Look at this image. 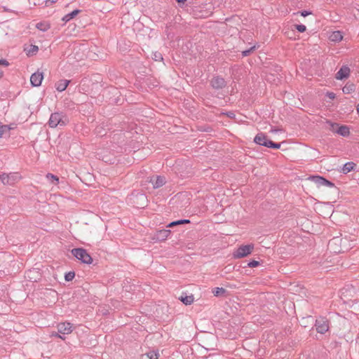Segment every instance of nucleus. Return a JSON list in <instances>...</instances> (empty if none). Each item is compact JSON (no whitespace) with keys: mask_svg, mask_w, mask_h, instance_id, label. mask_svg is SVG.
Here are the masks:
<instances>
[{"mask_svg":"<svg viewBox=\"0 0 359 359\" xmlns=\"http://www.w3.org/2000/svg\"><path fill=\"white\" fill-rule=\"evenodd\" d=\"M70 81L67 79H61L55 83V88L59 92L64 91L68 86Z\"/></svg>","mask_w":359,"mask_h":359,"instance_id":"obj_15","label":"nucleus"},{"mask_svg":"<svg viewBox=\"0 0 359 359\" xmlns=\"http://www.w3.org/2000/svg\"><path fill=\"white\" fill-rule=\"evenodd\" d=\"M355 90V86L353 83H347L344 88H342V91L345 94H350L354 92Z\"/></svg>","mask_w":359,"mask_h":359,"instance_id":"obj_18","label":"nucleus"},{"mask_svg":"<svg viewBox=\"0 0 359 359\" xmlns=\"http://www.w3.org/2000/svg\"><path fill=\"white\" fill-rule=\"evenodd\" d=\"M43 79V75L42 72H39L37 71L32 74L30 77V82L32 86L38 87L40 86Z\"/></svg>","mask_w":359,"mask_h":359,"instance_id":"obj_10","label":"nucleus"},{"mask_svg":"<svg viewBox=\"0 0 359 359\" xmlns=\"http://www.w3.org/2000/svg\"><path fill=\"white\" fill-rule=\"evenodd\" d=\"M75 276V273L74 271H69L67 273L65 276V278L67 281L72 280Z\"/></svg>","mask_w":359,"mask_h":359,"instance_id":"obj_29","label":"nucleus"},{"mask_svg":"<svg viewBox=\"0 0 359 359\" xmlns=\"http://www.w3.org/2000/svg\"><path fill=\"white\" fill-rule=\"evenodd\" d=\"M154 59L156 61H159L163 60V57L160 53H156L154 54Z\"/></svg>","mask_w":359,"mask_h":359,"instance_id":"obj_35","label":"nucleus"},{"mask_svg":"<svg viewBox=\"0 0 359 359\" xmlns=\"http://www.w3.org/2000/svg\"><path fill=\"white\" fill-rule=\"evenodd\" d=\"M187 0H176V1L179 4L180 3H184Z\"/></svg>","mask_w":359,"mask_h":359,"instance_id":"obj_43","label":"nucleus"},{"mask_svg":"<svg viewBox=\"0 0 359 359\" xmlns=\"http://www.w3.org/2000/svg\"><path fill=\"white\" fill-rule=\"evenodd\" d=\"M311 13L307 11H303L301 12V15L303 17H306L309 15H310Z\"/></svg>","mask_w":359,"mask_h":359,"instance_id":"obj_41","label":"nucleus"},{"mask_svg":"<svg viewBox=\"0 0 359 359\" xmlns=\"http://www.w3.org/2000/svg\"><path fill=\"white\" fill-rule=\"evenodd\" d=\"M356 166V164L353 162H347L342 168V172L344 174H347L348 172L354 170Z\"/></svg>","mask_w":359,"mask_h":359,"instance_id":"obj_16","label":"nucleus"},{"mask_svg":"<svg viewBox=\"0 0 359 359\" xmlns=\"http://www.w3.org/2000/svg\"><path fill=\"white\" fill-rule=\"evenodd\" d=\"M316 331L320 334H325L329 330V321L325 317H319L315 323Z\"/></svg>","mask_w":359,"mask_h":359,"instance_id":"obj_5","label":"nucleus"},{"mask_svg":"<svg viewBox=\"0 0 359 359\" xmlns=\"http://www.w3.org/2000/svg\"><path fill=\"white\" fill-rule=\"evenodd\" d=\"M330 126L331 130L333 132L337 133L343 137H347L350 134V129L347 126H340L337 123H330Z\"/></svg>","mask_w":359,"mask_h":359,"instance_id":"obj_6","label":"nucleus"},{"mask_svg":"<svg viewBox=\"0 0 359 359\" xmlns=\"http://www.w3.org/2000/svg\"><path fill=\"white\" fill-rule=\"evenodd\" d=\"M295 27L299 32H304L306 31V26L304 25H296Z\"/></svg>","mask_w":359,"mask_h":359,"instance_id":"obj_33","label":"nucleus"},{"mask_svg":"<svg viewBox=\"0 0 359 359\" xmlns=\"http://www.w3.org/2000/svg\"><path fill=\"white\" fill-rule=\"evenodd\" d=\"M267 139V136L264 133H260L255 136L254 142L259 145L265 147Z\"/></svg>","mask_w":359,"mask_h":359,"instance_id":"obj_13","label":"nucleus"},{"mask_svg":"<svg viewBox=\"0 0 359 359\" xmlns=\"http://www.w3.org/2000/svg\"><path fill=\"white\" fill-rule=\"evenodd\" d=\"M11 128H12L8 126V125H3L0 122V137H2L4 134H8Z\"/></svg>","mask_w":359,"mask_h":359,"instance_id":"obj_21","label":"nucleus"},{"mask_svg":"<svg viewBox=\"0 0 359 359\" xmlns=\"http://www.w3.org/2000/svg\"><path fill=\"white\" fill-rule=\"evenodd\" d=\"M273 143L274 142L273 141L267 139L266 144L265 147H269V148H272Z\"/></svg>","mask_w":359,"mask_h":359,"instance_id":"obj_36","label":"nucleus"},{"mask_svg":"<svg viewBox=\"0 0 359 359\" xmlns=\"http://www.w3.org/2000/svg\"><path fill=\"white\" fill-rule=\"evenodd\" d=\"M72 254L84 264H90L93 262L91 256L83 248H74L72 250Z\"/></svg>","mask_w":359,"mask_h":359,"instance_id":"obj_1","label":"nucleus"},{"mask_svg":"<svg viewBox=\"0 0 359 359\" xmlns=\"http://www.w3.org/2000/svg\"><path fill=\"white\" fill-rule=\"evenodd\" d=\"M280 147V143L274 142L272 149H279Z\"/></svg>","mask_w":359,"mask_h":359,"instance_id":"obj_42","label":"nucleus"},{"mask_svg":"<svg viewBox=\"0 0 359 359\" xmlns=\"http://www.w3.org/2000/svg\"><path fill=\"white\" fill-rule=\"evenodd\" d=\"M231 114H233V113H231V112H230V113H229V114H228V116H229V117H231Z\"/></svg>","mask_w":359,"mask_h":359,"instance_id":"obj_45","label":"nucleus"},{"mask_svg":"<svg viewBox=\"0 0 359 359\" xmlns=\"http://www.w3.org/2000/svg\"><path fill=\"white\" fill-rule=\"evenodd\" d=\"M255 46L251 47L250 49L245 50L242 52L243 56H248L255 50Z\"/></svg>","mask_w":359,"mask_h":359,"instance_id":"obj_30","label":"nucleus"},{"mask_svg":"<svg viewBox=\"0 0 359 359\" xmlns=\"http://www.w3.org/2000/svg\"><path fill=\"white\" fill-rule=\"evenodd\" d=\"M1 176H2V175H0V180H1V181L2 177H1Z\"/></svg>","mask_w":359,"mask_h":359,"instance_id":"obj_46","label":"nucleus"},{"mask_svg":"<svg viewBox=\"0 0 359 359\" xmlns=\"http://www.w3.org/2000/svg\"><path fill=\"white\" fill-rule=\"evenodd\" d=\"M346 240H344L340 237H334L328 242V249L334 253H341L344 251V249L341 247L342 243H345Z\"/></svg>","mask_w":359,"mask_h":359,"instance_id":"obj_2","label":"nucleus"},{"mask_svg":"<svg viewBox=\"0 0 359 359\" xmlns=\"http://www.w3.org/2000/svg\"><path fill=\"white\" fill-rule=\"evenodd\" d=\"M253 249V244L241 245L233 252V257L236 259L245 257L251 254Z\"/></svg>","mask_w":359,"mask_h":359,"instance_id":"obj_4","label":"nucleus"},{"mask_svg":"<svg viewBox=\"0 0 359 359\" xmlns=\"http://www.w3.org/2000/svg\"><path fill=\"white\" fill-rule=\"evenodd\" d=\"M171 231L169 229H161L156 231L155 238L159 241H163L167 239Z\"/></svg>","mask_w":359,"mask_h":359,"instance_id":"obj_12","label":"nucleus"},{"mask_svg":"<svg viewBox=\"0 0 359 359\" xmlns=\"http://www.w3.org/2000/svg\"><path fill=\"white\" fill-rule=\"evenodd\" d=\"M180 299L185 304L190 305L194 302V297L192 295L181 297Z\"/></svg>","mask_w":359,"mask_h":359,"instance_id":"obj_22","label":"nucleus"},{"mask_svg":"<svg viewBox=\"0 0 359 359\" xmlns=\"http://www.w3.org/2000/svg\"><path fill=\"white\" fill-rule=\"evenodd\" d=\"M57 327L58 332L62 334H68L73 331L72 325L67 322L59 323Z\"/></svg>","mask_w":359,"mask_h":359,"instance_id":"obj_9","label":"nucleus"},{"mask_svg":"<svg viewBox=\"0 0 359 359\" xmlns=\"http://www.w3.org/2000/svg\"><path fill=\"white\" fill-rule=\"evenodd\" d=\"M350 75V69L347 66H342L341 69L336 74L335 78L337 80H342L348 78Z\"/></svg>","mask_w":359,"mask_h":359,"instance_id":"obj_11","label":"nucleus"},{"mask_svg":"<svg viewBox=\"0 0 359 359\" xmlns=\"http://www.w3.org/2000/svg\"><path fill=\"white\" fill-rule=\"evenodd\" d=\"M226 85V82L224 79L219 76H213L210 80V86L215 90L222 89Z\"/></svg>","mask_w":359,"mask_h":359,"instance_id":"obj_7","label":"nucleus"},{"mask_svg":"<svg viewBox=\"0 0 359 359\" xmlns=\"http://www.w3.org/2000/svg\"><path fill=\"white\" fill-rule=\"evenodd\" d=\"M95 130V133L100 137H102V136H104L107 135L105 130L101 126L96 127Z\"/></svg>","mask_w":359,"mask_h":359,"instance_id":"obj_25","label":"nucleus"},{"mask_svg":"<svg viewBox=\"0 0 359 359\" xmlns=\"http://www.w3.org/2000/svg\"><path fill=\"white\" fill-rule=\"evenodd\" d=\"M46 177L49 180H51L52 182L54 184H57L59 182V178L57 176H55L51 173H48L46 175Z\"/></svg>","mask_w":359,"mask_h":359,"instance_id":"obj_27","label":"nucleus"},{"mask_svg":"<svg viewBox=\"0 0 359 359\" xmlns=\"http://www.w3.org/2000/svg\"><path fill=\"white\" fill-rule=\"evenodd\" d=\"M0 65L8 66L9 63L6 60L0 59Z\"/></svg>","mask_w":359,"mask_h":359,"instance_id":"obj_39","label":"nucleus"},{"mask_svg":"<svg viewBox=\"0 0 359 359\" xmlns=\"http://www.w3.org/2000/svg\"><path fill=\"white\" fill-rule=\"evenodd\" d=\"M158 354L156 352H149L147 353V356L149 359H158Z\"/></svg>","mask_w":359,"mask_h":359,"instance_id":"obj_32","label":"nucleus"},{"mask_svg":"<svg viewBox=\"0 0 359 359\" xmlns=\"http://www.w3.org/2000/svg\"><path fill=\"white\" fill-rule=\"evenodd\" d=\"M259 265V262L256 260H252L250 262H248V266L250 268H255Z\"/></svg>","mask_w":359,"mask_h":359,"instance_id":"obj_31","label":"nucleus"},{"mask_svg":"<svg viewBox=\"0 0 359 359\" xmlns=\"http://www.w3.org/2000/svg\"><path fill=\"white\" fill-rule=\"evenodd\" d=\"M79 13H80V10H78V9L74 10L72 12L65 15L62 18V20L65 21V22H67L69 21L70 20L73 19Z\"/></svg>","mask_w":359,"mask_h":359,"instance_id":"obj_19","label":"nucleus"},{"mask_svg":"<svg viewBox=\"0 0 359 359\" xmlns=\"http://www.w3.org/2000/svg\"><path fill=\"white\" fill-rule=\"evenodd\" d=\"M67 118L62 113L55 112L50 115L48 125L50 128H55L57 126H65Z\"/></svg>","mask_w":359,"mask_h":359,"instance_id":"obj_3","label":"nucleus"},{"mask_svg":"<svg viewBox=\"0 0 359 359\" xmlns=\"http://www.w3.org/2000/svg\"><path fill=\"white\" fill-rule=\"evenodd\" d=\"M226 292V290L223 287H215L212 290V293L216 297L222 296Z\"/></svg>","mask_w":359,"mask_h":359,"instance_id":"obj_24","label":"nucleus"},{"mask_svg":"<svg viewBox=\"0 0 359 359\" xmlns=\"http://www.w3.org/2000/svg\"><path fill=\"white\" fill-rule=\"evenodd\" d=\"M312 180L318 185V186H325L329 187H334V184L332 182L327 180L321 176H312Z\"/></svg>","mask_w":359,"mask_h":359,"instance_id":"obj_8","label":"nucleus"},{"mask_svg":"<svg viewBox=\"0 0 359 359\" xmlns=\"http://www.w3.org/2000/svg\"><path fill=\"white\" fill-rule=\"evenodd\" d=\"M7 176L8 178V180L10 182V185L14 184L20 178L18 173H10L9 175H7Z\"/></svg>","mask_w":359,"mask_h":359,"instance_id":"obj_23","label":"nucleus"},{"mask_svg":"<svg viewBox=\"0 0 359 359\" xmlns=\"http://www.w3.org/2000/svg\"><path fill=\"white\" fill-rule=\"evenodd\" d=\"M36 28L39 30L45 32L49 29V25L43 22H39L36 25Z\"/></svg>","mask_w":359,"mask_h":359,"instance_id":"obj_26","label":"nucleus"},{"mask_svg":"<svg viewBox=\"0 0 359 359\" xmlns=\"http://www.w3.org/2000/svg\"><path fill=\"white\" fill-rule=\"evenodd\" d=\"M150 182L152 183L153 187L154 189H158L165 184V179L163 177L157 176L156 177L155 180L151 178Z\"/></svg>","mask_w":359,"mask_h":359,"instance_id":"obj_14","label":"nucleus"},{"mask_svg":"<svg viewBox=\"0 0 359 359\" xmlns=\"http://www.w3.org/2000/svg\"><path fill=\"white\" fill-rule=\"evenodd\" d=\"M140 197L142 198H146L144 194H140Z\"/></svg>","mask_w":359,"mask_h":359,"instance_id":"obj_44","label":"nucleus"},{"mask_svg":"<svg viewBox=\"0 0 359 359\" xmlns=\"http://www.w3.org/2000/svg\"><path fill=\"white\" fill-rule=\"evenodd\" d=\"M190 222L189 219H180L170 222L168 224L167 227H173L179 224H189Z\"/></svg>","mask_w":359,"mask_h":359,"instance_id":"obj_20","label":"nucleus"},{"mask_svg":"<svg viewBox=\"0 0 359 359\" xmlns=\"http://www.w3.org/2000/svg\"><path fill=\"white\" fill-rule=\"evenodd\" d=\"M57 0H46V6H49L56 2Z\"/></svg>","mask_w":359,"mask_h":359,"instance_id":"obj_38","label":"nucleus"},{"mask_svg":"<svg viewBox=\"0 0 359 359\" xmlns=\"http://www.w3.org/2000/svg\"><path fill=\"white\" fill-rule=\"evenodd\" d=\"M326 95L331 100H334L335 98V94L332 92H327Z\"/></svg>","mask_w":359,"mask_h":359,"instance_id":"obj_37","label":"nucleus"},{"mask_svg":"<svg viewBox=\"0 0 359 359\" xmlns=\"http://www.w3.org/2000/svg\"><path fill=\"white\" fill-rule=\"evenodd\" d=\"M342 39V33L340 31L333 32L330 36V40L334 42H339Z\"/></svg>","mask_w":359,"mask_h":359,"instance_id":"obj_17","label":"nucleus"},{"mask_svg":"<svg viewBox=\"0 0 359 359\" xmlns=\"http://www.w3.org/2000/svg\"><path fill=\"white\" fill-rule=\"evenodd\" d=\"M39 50V48L37 46L35 45H30L29 49L27 50L28 55H34Z\"/></svg>","mask_w":359,"mask_h":359,"instance_id":"obj_28","label":"nucleus"},{"mask_svg":"<svg viewBox=\"0 0 359 359\" xmlns=\"http://www.w3.org/2000/svg\"><path fill=\"white\" fill-rule=\"evenodd\" d=\"M1 177H3L1 182L4 184H10V182H8V176L6 174H5V173L2 174Z\"/></svg>","mask_w":359,"mask_h":359,"instance_id":"obj_34","label":"nucleus"},{"mask_svg":"<svg viewBox=\"0 0 359 359\" xmlns=\"http://www.w3.org/2000/svg\"><path fill=\"white\" fill-rule=\"evenodd\" d=\"M52 336H53V337H59V338H60V339H63V340L65 339V338H64V337H62L60 335V333H59L58 332H53V333H52Z\"/></svg>","mask_w":359,"mask_h":359,"instance_id":"obj_40","label":"nucleus"}]
</instances>
